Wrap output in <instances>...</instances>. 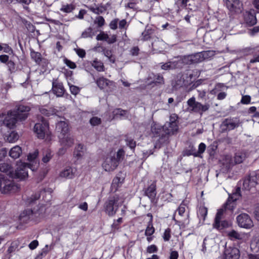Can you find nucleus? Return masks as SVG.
<instances>
[{"label":"nucleus","instance_id":"obj_1","mask_svg":"<svg viewBox=\"0 0 259 259\" xmlns=\"http://www.w3.org/2000/svg\"><path fill=\"white\" fill-rule=\"evenodd\" d=\"M30 108L28 106L18 104L15 110H9L7 113L0 114V125L7 130H13L17 120H24L28 117Z\"/></svg>","mask_w":259,"mask_h":259},{"label":"nucleus","instance_id":"obj_2","mask_svg":"<svg viewBox=\"0 0 259 259\" xmlns=\"http://www.w3.org/2000/svg\"><path fill=\"white\" fill-rule=\"evenodd\" d=\"M38 155V150H35L34 152L30 153L27 156V160L29 163L20 162L17 163V167L14 172L12 178L19 179L21 180H24L27 178V169L30 168L32 171L37 169L39 165V160L37 159Z\"/></svg>","mask_w":259,"mask_h":259},{"label":"nucleus","instance_id":"obj_3","mask_svg":"<svg viewBox=\"0 0 259 259\" xmlns=\"http://www.w3.org/2000/svg\"><path fill=\"white\" fill-rule=\"evenodd\" d=\"M187 104L188 106L187 109L188 111L191 113H198L200 115L207 111L210 107V105L208 103L202 104L200 102L196 101L194 97L190 98L187 101Z\"/></svg>","mask_w":259,"mask_h":259},{"label":"nucleus","instance_id":"obj_4","mask_svg":"<svg viewBox=\"0 0 259 259\" xmlns=\"http://www.w3.org/2000/svg\"><path fill=\"white\" fill-rule=\"evenodd\" d=\"M18 189V186L12 181L3 175H0V192L2 194H8L16 192Z\"/></svg>","mask_w":259,"mask_h":259},{"label":"nucleus","instance_id":"obj_5","mask_svg":"<svg viewBox=\"0 0 259 259\" xmlns=\"http://www.w3.org/2000/svg\"><path fill=\"white\" fill-rule=\"evenodd\" d=\"M156 125H154L151 127V131L153 133L160 135L161 130L163 131L165 135H170L175 134L178 130L177 123H170L166 122L162 128L156 127Z\"/></svg>","mask_w":259,"mask_h":259},{"label":"nucleus","instance_id":"obj_6","mask_svg":"<svg viewBox=\"0 0 259 259\" xmlns=\"http://www.w3.org/2000/svg\"><path fill=\"white\" fill-rule=\"evenodd\" d=\"M118 200V197L113 196L105 202V211L108 215L113 216L115 214L119 207Z\"/></svg>","mask_w":259,"mask_h":259},{"label":"nucleus","instance_id":"obj_7","mask_svg":"<svg viewBox=\"0 0 259 259\" xmlns=\"http://www.w3.org/2000/svg\"><path fill=\"white\" fill-rule=\"evenodd\" d=\"M241 122L237 117L226 118L221 124L222 130L223 132L230 131L238 127Z\"/></svg>","mask_w":259,"mask_h":259},{"label":"nucleus","instance_id":"obj_8","mask_svg":"<svg viewBox=\"0 0 259 259\" xmlns=\"http://www.w3.org/2000/svg\"><path fill=\"white\" fill-rule=\"evenodd\" d=\"M97 86L102 90L107 92L112 91L115 88V82L103 76L100 77L95 80Z\"/></svg>","mask_w":259,"mask_h":259},{"label":"nucleus","instance_id":"obj_9","mask_svg":"<svg viewBox=\"0 0 259 259\" xmlns=\"http://www.w3.org/2000/svg\"><path fill=\"white\" fill-rule=\"evenodd\" d=\"M49 129V123L44 119L42 118L41 122L35 123L34 126V132L36 134L38 138L43 139L47 134Z\"/></svg>","mask_w":259,"mask_h":259},{"label":"nucleus","instance_id":"obj_10","mask_svg":"<svg viewBox=\"0 0 259 259\" xmlns=\"http://www.w3.org/2000/svg\"><path fill=\"white\" fill-rule=\"evenodd\" d=\"M207 52H201L185 56L183 62L186 64H195L203 61L207 57Z\"/></svg>","mask_w":259,"mask_h":259},{"label":"nucleus","instance_id":"obj_11","mask_svg":"<svg viewBox=\"0 0 259 259\" xmlns=\"http://www.w3.org/2000/svg\"><path fill=\"white\" fill-rule=\"evenodd\" d=\"M236 219L239 226L241 228L250 229L253 226L251 219L247 213H241L237 216Z\"/></svg>","mask_w":259,"mask_h":259},{"label":"nucleus","instance_id":"obj_12","mask_svg":"<svg viewBox=\"0 0 259 259\" xmlns=\"http://www.w3.org/2000/svg\"><path fill=\"white\" fill-rule=\"evenodd\" d=\"M119 163L118 160L116 159L115 156H108L102 164V167L107 171L114 170L118 166Z\"/></svg>","mask_w":259,"mask_h":259},{"label":"nucleus","instance_id":"obj_13","mask_svg":"<svg viewBox=\"0 0 259 259\" xmlns=\"http://www.w3.org/2000/svg\"><path fill=\"white\" fill-rule=\"evenodd\" d=\"M226 5L232 13H241L243 9V4L240 0H226Z\"/></svg>","mask_w":259,"mask_h":259},{"label":"nucleus","instance_id":"obj_14","mask_svg":"<svg viewBox=\"0 0 259 259\" xmlns=\"http://www.w3.org/2000/svg\"><path fill=\"white\" fill-rule=\"evenodd\" d=\"M192 74L188 73L178 75L175 80V87L179 88L188 85L191 81Z\"/></svg>","mask_w":259,"mask_h":259},{"label":"nucleus","instance_id":"obj_15","mask_svg":"<svg viewBox=\"0 0 259 259\" xmlns=\"http://www.w3.org/2000/svg\"><path fill=\"white\" fill-rule=\"evenodd\" d=\"M226 209L223 208H220L218 210L216 214L214 222L213 224V227L217 229H222L228 227V223L226 221H221L223 215L225 210Z\"/></svg>","mask_w":259,"mask_h":259},{"label":"nucleus","instance_id":"obj_16","mask_svg":"<svg viewBox=\"0 0 259 259\" xmlns=\"http://www.w3.org/2000/svg\"><path fill=\"white\" fill-rule=\"evenodd\" d=\"M41 195L42 196V199L46 202H50L52 198L51 192L44 190L40 193H35L34 195H32L30 198L27 199V203L30 204L34 203L35 201L40 197Z\"/></svg>","mask_w":259,"mask_h":259},{"label":"nucleus","instance_id":"obj_17","mask_svg":"<svg viewBox=\"0 0 259 259\" xmlns=\"http://www.w3.org/2000/svg\"><path fill=\"white\" fill-rule=\"evenodd\" d=\"M240 189L238 188L235 193L230 195L229 197L223 207L225 209L233 210L234 209V202L238 200L240 197Z\"/></svg>","mask_w":259,"mask_h":259},{"label":"nucleus","instance_id":"obj_18","mask_svg":"<svg viewBox=\"0 0 259 259\" xmlns=\"http://www.w3.org/2000/svg\"><path fill=\"white\" fill-rule=\"evenodd\" d=\"M259 182V171L253 172L250 175L248 179L245 180L243 183V186L245 189L247 187L249 190L251 188L254 187Z\"/></svg>","mask_w":259,"mask_h":259},{"label":"nucleus","instance_id":"obj_19","mask_svg":"<svg viewBox=\"0 0 259 259\" xmlns=\"http://www.w3.org/2000/svg\"><path fill=\"white\" fill-rule=\"evenodd\" d=\"M240 251L236 247H229L226 248L222 259H239Z\"/></svg>","mask_w":259,"mask_h":259},{"label":"nucleus","instance_id":"obj_20","mask_svg":"<svg viewBox=\"0 0 259 259\" xmlns=\"http://www.w3.org/2000/svg\"><path fill=\"white\" fill-rule=\"evenodd\" d=\"M145 196H147L152 202L155 200L156 196V183L152 181L148 187L144 190Z\"/></svg>","mask_w":259,"mask_h":259},{"label":"nucleus","instance_id":"obj_21","mask_svg":"<svg viewBox=\"0 0 259 259\" xmlns=\"http://www.w3.org/2000/svg\"><path fill=\"white\" fill-rule=\"evenodd\" d=\"M37 213L30 209H25L19 216V220L21 223L26 224L30 220L33 219V216Z\"/></svg>","mask_w":259,"mask_h":259},{"label":"nucleus","instance_id":"obj_22","mask_svg":"<svg viewBox=\"0 0 259 259\" xmlns=\"http://www.w3.org/2000/svg\"><path fill=\"white\" fill-rule=\"evenodd\" d=\"M76 171V168L72 166H66L60 172L59 176L61 178L66 179H72L75 177Z\"/></svg>","mask_w":259,"mask_h":259},{"label":"nucleus","instance_id":"obj_23","mask_svg":"<svg viewBox=\"0 0 259 259\" xmlns=\"http://www.w3.org/2000/svg\"><path fill=\"white\" fill-rule=\"evenodd\" d=\"M52 90L57 97H62L64 93V88L62 83L59 82L57 79H54L52 82Z\"/></svg>","mask_w":259,"mask_h":259},{"label":"nucleus","instance_id":"obj_24","mask_svg":"<svg viewBox=\"0 0 259 259\" xmlns=\"http://www.w3.org/2000/svg\"><path fill=\"white\" fill-rule=\"evenodd\" d=\"M59 142L61 146L69 148L74 144V139L70 135L59 136Z\"/></svg>","mask_w":259,"mask_h":259},{"label":"nucleus","instance_id":"obj_25","mask_svg":"<svg viewBox=\"0 0 259 259\" xmlns=\"http://www.w3.org/2000/svg\"><path fill=\"white\" fill-rule=\"evenodd\" d=\"M246 23L250 26H253L256 23L257 20L254 10L247 12L244 16Z\"/></svg>","mask_w":259,"mask_h":259},{"label":"nucleus","instance_id":"obj_26","mask_svg":"<svg viewBox=\"0 0 259 259\" xmlns=\"http://www.w3.org/2000/svg\"><path fill=\"white\" fill-rule=\"evenodd\" d=\"M250 247L254 252L257 253V255H251L249 259H259V236L251 242Z\"/></svg>","mask_w":259,"mask_h":259},{"label":"nucleus","instance_id":"obj_27","mask_svg":"<svg viewBox=\"0 0 259 259\" xmlns=\"http://www.w3.org/2000/svg\"><path fill=\"white\" fill-rule=\"evenodd\" d=\"M56 130L60 133L59 136H64L67 134L68 132V125L67 122L64 121H60L56 124Z\"/></svg>","mask_w":259,"mask_h":259},{"label":"nucleus","instance_id":"obj_28","mask_svg":"<svg viewBox=\"0 0 259 259\" xmlns=\"http://www.w3.org/2000/svg\"><path fill=\"white\" fill-rule=\"evenodd\" d=\"M228 235L232 240L244 241L246 238V235L244 233H239L235 230L229 231Z\"/></svg>","mask_w":259,"mask_h":259},{"label":"nucleus","instance_id":"obj_29","mask_svg":"<svg viewBox=\"0 0 259 259\" xmlns=\"http://www.w3.org/2000/svg\"><path fill=\"white\" fill-rule=\"evenodd\" d=\"M182 62L180 61H174L165 63L161 65V69L167 70L173 69L180 67Z\"/></svg>","mask_w":259,"mask_h":259},{"label":"nucleus","instance_id":"obj_30","mask_svg":"<svg viewBox=\"0 0 259 259\" xmlns=\"http://www.w3.org/2000/svg\"><path fill=\"white\" fill-rule=\"evenodd\" d=\"M0 171L6 173L9 177L13 176V168L12 165L8 163H3L0 164Z\"/></svg>","mask_w":259,"mask_h":259},{"label":"nucleus","instance_id":"obj_31","mask_svg":"<svg viewBox=\"0 0 259 259\" xmlns=\"http://www.w3.org/2000/svg\"><path fill=\"white\" fill-rule=\"evenodd\" d=\"M84 153V147L83 145L79 144L75 148L73 152V156L77 159H80Z\"/></svg>","mask_w":259,"mask_h":259},{"label":"nucleus","instance_id":"obj_32","mask_svg":"<svg viewBox=\"0 0 259 259\" xmlns=\"http://www.w3.org/2000/svg\"><path fill=\"white\" fill-rule=\"evenodd\" d=\"M91 65L97 71L103 72L105 71V67L103 63L98 59L94 60L91 62Z\"/></svg>","mask_w":259,"mask_h":259},{"label":"nucleus","instance_id":"obj_33","mask_svg":"<svg viewBox=\"0 0 259 259\" xmlns=\"http://www.w3.org/2000/svg\"><path fill=\"white\" fill-rule=\"evenodd\" d=\"M22 153L21 148L19 146H16L11 148L9 151V155L14 159L19 157Z\"/></svg>","mask_w":259,"mask_h":259},{"label":"nucleus","instance_id":"obj_34","mask_svg":"<svg viewBox=\"0 0 259 259\" xmlns=\"http://www.w3.org/2000/svg\"><path fill=\"white\" fill-rule=\"evenodd\" d=\"M39 110L41 114L47 116L54 115L57 112V110L53 107L46 108L42 107H40Z\"/></svg>","mask_w":259,"mask_h":259},{"label":"nucleus","instance_id":"obj_35","mask_svg":"<svg viewBox=\"0 0 259 259\" xmlns=\"http://www.w3.org/2000/svg\"><path fill=\"white\" fill-rule=\"evenodd\" d=\"M30 56L31 59L38 65H39L44 60L42 58L41 54L40 53L35 52L33 50H31Z\"/></svg>","mask_w":259,"mask_h":259},{"label":"nucleus","instance_id":"obj_36","mask_svg":"<svg viewBox=\"0 0 259 259\" xmlns=\"http://www.w3.org/2000/svg\"><path fill=\"white\" fill-rule=\"evenodd\" d=\"M7 141L10 143H14L16 142L19 138V136L17 133H16L14 131H11L7 136Z\"/></svg>","mask_w":259,"mask_h":259},{"label":"nucleus","instance_id":"obj_37","mask_svg":"<svg viewBox=\"0 0 259 259\" xmlns=\"http://www.w3.org/2000/svg\"><path fill=\"white\" fill-rule=\"evenodd\" d=\"M246 153L243 152H238L235 153L234 161L235 163H241L246 158Z\"/></svg>","mask_w":259,"mask_h":259},{"label":"nucleus","instance_id":"obj_38","mask_svg":"<svg viewBox=\"0 0 259 259\" xmlns=\"http://www.w3.org/2000/svg\"><path fill=\"white\" fill-rule=\"evenodd\" d=\"M207 214V209L204 206H200L197 211L198 217L200 220L204 221Z\"/></svg>","mask_w":259,"mask_h":259},{"label":"nucleus","instance_id":"obj_39","mask_svg":"<svg viewBox=\"0 0 259 259\" xmlns=\"http://www.w3.org/2000/svg\"><path fill=\"white\" fill-rule=\"evenodd\" d=\"M153 34V30L151 28H148L147 27H146L145 30L142 34V39L145 41L148 40L152 37Z\"/></svg>","mask_w":259,"mask_h":259},{"label":"nucleus","instance_id":"obj_40","mask_svg":"<svg viewBox=\"0 0 259 259\" xmlns=\"http://www.w3.org/2000/svg\"><path fill=\"white\" fill-rule=\"evenodd\" d=\"M103 52L105 56H106L108 60L112 63H114L115 62V57L113 55L112 51L106 49H103Z\"/></svg>","mask_w":259,"mask_h":259},{"label":"nucleus","instance_id":"obj_41","mask_svg":"<svg viewBox=\"0 0 259 259\" xmlns=\"http://www.w3.org/2000/svg\"><path fill=\"white\" fill-rule=\"evenodd\" d=\"M95 33L91 27L86 29L81 34V37L86 38L88 37L92 38Z\"/></svg>","mask_w":259,"mask_h":259},{"label":"nucleus","instance_id":"obj_42","mask_svg":"<svg viewBox=\"0 0 259 259\" xmlns=\"http://www.w3.org/2000/svg\"><path fill=\"white\" fill-rule=\"evenodd\" d=\"M3 51L5 53L12 54L13 53L12 48L9 46L7 44H1L0 43V51Z\"/></svg>","mask_w":259,"mask_h":259},{"label":"nucleus","instance_id":"obj_43","mask_svg":"<svg viewBox=\"0 0 259 259\" xmlns=\"http://www.w3.org/2000/svg\"><path fill=\"white\" fill-rule=\"evenodd\" d=\"M89 10L93 12L95 14H100L103 13L105 11V9L102 7H93V6H90L89 7Z\"/></svg>","mask_w":259,"mask_h":259},{"label":"nucleus","instance_id":"obj_44","mask_svg":"<svg viewBox=\"0 0 259 259\" xmlns=\"http://www.w3.org/2000/svg\"><path fill=\"white\" fill-rule=\"evenodd\" d=\"M155 232V229L153 227L151 222H149L145 230V234L147 236H151Z\"/></svg>","mask_w":259,"mask_h":259},{"label":"nucleus","instance_id":"obj_45","mask_svg":"<svg viewBox=\"0 0 259 259\" xmlns=\"http://www.w3.org/2000/svg\"><path fill=\"white\" fill-rule=\"evenodd\" d=\"M7 66L8 67V71L11 73H14L17 70L16 65L15 63L11 60H10L8 62V63L7 64Z\"/></svg>","mask_w":259,"mask_h":259},{"label":"nucleus","instance_id":"obj_46","mask_svg":"<svg viewBox=\"0 0 259 259\" xmlns=\"http://www.w3.org/2000/svg\"><path fill=\"white\" fill-rule=\"evenodd\" d=\"M74 9V7L72 4H67L63 5L60 9V11L65 13H69L71 12Z\"/></svg>","mask_w":259,"mask_h":259},{"label":"nucleus","instance_id":"obj_47","mask_svg":"<svg viewBox=\"0 0 259 259\" xmlns=\"http://www.w3.org/2000/svg\"><path fill=\"white\" fill-rule=\"evenodd\" d=\"M153 82L155 84H162L164 83V79L163 76L159 74H156L153 75Z\"/></svg>","mask_w":259,"mask_h":259},{"label":"nucleus","instance_id":"obj_48","mask_svg":"<svg viewBox=\"0 0 259 259\" xmlns=\"http://www.w3.org/2000/svg\"><path fill=\"white\" fill-rule=\"evenodd\" d=\"M52 158V152L50 150H47L44 155L42 161L44 163L48 162Z\"/></svg>","mask_w":259,"mask_h":259},{"label":"nucleus","instance_id":"obj_49","mask_svg":"<svg viewBox=\"0 0 259 259\" xmlns=\"http://www.w3.org/2000/svg\"><path fill=\"white\" fill-rule=\"evenodd\" d=\"M162 238L164 241H168L171 238V230L169 228L165 230L162 235Z\"/></svg>","mask_w":259,"mask_h":259},{"label":"nucleus","instance_id":"obj_50","mask_svg":"<svg viewBox=\"0 0 259 259\" xmlns=\"http://www.w3.org/2000/svg\"><path fill=\"white\" fill-rule=\"evenodd\" d=\"M124 155V151L122 149H120L118 150L117 153L115 154H114L113 156H115L116 159L118 160V163H119V161L122 159Z\"/></svg>","mask_w":259,"mask_h":259},{"label":"nucleus","instance_id":"obj_51","mask_svg":"<svg viewBox=\"0 0 259 259\" xmlns=\"http://www.w3.org/2000/svg\"><path fill=\"white\" fill-rule=\"evenodd\" d=\"M95 23L97 24L99 27H102L105 24V20L102 16H98L96 17Z\"/></svg>","mask_w":259,"mask_h":259},{"label":"nucleus","instance_id":"obj_52","mask_svg":"<svg viewBox=\"0 0 259 259\" xmlns=\"http://www.w3.org/2000/svg\"><path fill=\"white\" fill-rule=\"evenodd\" d=\"M74 51L80 58H83L85 57L86 53L83 49L80 48H76L74 49Z\"/></svg>","mask_w":259,"mask_h":259},{"label":"nucleus","instance_id":"obj_53","mask_svg":"<svg viewBox=\"0 0 259 259\" xmlns=\"http://www.w3.org/2000/svg\"><path fill=\"white\" fill-rule=\"evenodd\" d=\"M65 64L71 69H75L76 67L75 63L66 58L64 59Z\"/></svg>","mask_w":259,"mask_h":259},{"label":"nucleus","instance_id":"obj_54","mask_svg":"<svg viewBox=\"0 0 259 259\" xmlns=\"http://www.w3.org/2000/svg\"><path fill=\"white\" fill-rule=\"evenodd\" d=\"M126 145L129 146L131 149H134L136 147V142L131 138H127L126 140Z\"/></svg>","mask_w":259,"mask_h":259},{"label":"nucleus","instance_id":"obj_55","mask_svg":"<svg viewBox=\"0 0 259 259\" xmlns=\"http://www.w3.org/2000/svg\"><path fill=\"white\" fill-rule=\"evenodd\" d=\"M251 97L249 95L242 96L241 103L243 104H248L250 103Z\"/></svg>","mask_w":259,"mask_h":259},{"label":"nucleus","instance_id":"obj_56","mask_svg":"<svg viewBox=\"0 0 259 259\" xmlns=\"http://www.w3.org/2000/svg\"><path fill=\"white\" fill-rule=\"evenodd\" d=\"M107 38H108V34L104 32L100 33L96 37L98 40H105L107 41Z\"/></svg>","mask_w":259,"mask_h":259},{"label":"nucleus","instance_id":"obj_57","mask_svg":"<svg viewBox=\"0 0 259 259\" xmlns=\"http://www.w3.org/2000/svg\"><path fill=\"white\" fill-rule=\"evenodd\" d=\"M90 122L93 126L97 125L100 124L101 119L97 117H93L90 119Z\"/></svg>","mask_w":259,"mask_h":259},{"label":"nucleus","instance_id":"obj_58","mask_svg":"<svg viewBox=\"0 0 259 259\" xmlns=\"http://www.w3.org/2000/svg\"><path fill=\"white\" fill-rule=\"evenodd\" d=\"M185 204L182 203L177 209V211L178 212V213L180 216H183L185 212Z\"/></svg>","mask_w":259,"mask_h":259},{"label":"nucleus","instance_id":"obj_59","mask_svg":"<svg viewBox=\"0 0 259 259\" xmlns=\"http://www.w3.org/2000/svg\"><path fill=\"white\" fill-rule=\"evenodd\" d=\"M48 252V245H46L45 247L42 249L41 253H40L37 256V259L41 258L42 256H45Z\"/></svg>","mask_w":259,"mask_h":259},{"label":"nucleus","instance_id":"obj_60","mask_svg":"<svg viewBox=\"0 0 259 259\" xmlns=\"http://www.w3.org/2000/svg\"><path fill=\"white\" fill-rule=\"evenodd\" d=\"M158 250V248L155 245H151L148 246L147 248V251L149 253L156 252Z\"/></svg>","mask_w":259,"mask_h":259},{"label":"nucleus","instance_id":"obj_61","mask_svg":"<svg viewBox=\"0 0 259 259\" xmlns=\"http://www.w3.org/2000/svg\"><path fill=\"white\" fill-rule=\"evenodd\" d=\"M9 57L7 55H0V62L2 63L7 64L9 61Z\"/></svg>","mask_w":259,"mask_h":259},{"label":"nucleus","instance_id":"obj_62","mask_svg":"<svg viewBox=\"0 0 259 259\" xmlns=\"http://www.w3.org/2000/svg\"><path fill=\"white\" fill-rule=\"evenodd\" d=\"M139 49L138 47H134L130 50V54L133 56H137L139 53Z\"/></svg>","mask_w":259,"mask_h":259},{"label":"nucleus","instance_id":"obj_63","mask_svg":"<svg viewBox=\"0 0 259 259\" xmlns=\"http://www.w3.org/2000/svg\"><path fill=\"white\" fill-rule=\"evenodd\" d=\"M70 91L71 94L76 95L79 92L80 90L78 87L72 85L70 86Z\"/></svg>","mask_w":259,"mask_h":259},{"label":"nucleus","instance_id":"obj_64","mask_svg":"<svg viewBox=\"0 0 259 259\" xmlns=\"http://www.w3.org/2000/svg\"><path fill=\"white\" fill-rule=\"evenodd\" d=\"M198 93V98L199 100H203L205 96L206 92L204 90H197Z\"/></svg>","mask_w":259,"mask_h":259}]
</instances>
